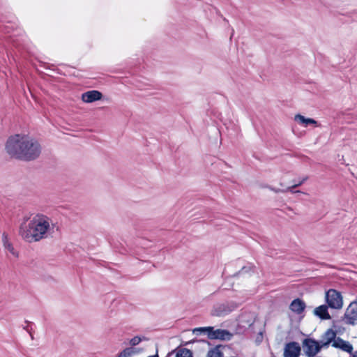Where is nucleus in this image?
I'll list each match as a JSON object with an SVG mask.
<instances>
[{"instance_id": "5701e85b", "label": "nucleus", "mask_w": 357, "mask_h": 357, "mask_svg": "<svg viewBox=\"0 0 357 357\" xmlns=\"http://www.w3.org/2000/svg\"><path fill=\"white\" fill-rule=\"evenodd\" d=\"M0 31L8 33L10 32V28L8 26H0Z\"/></svg>"}, {"instance_id": "7ed1b4c3", "label": "nucleus", "mask_w": 357, "mask_h": 357, "mask_svg": "<svg viewBox=\"0 0 357 357\" xmlns=\"http://www.w3.org/2000/svg\"><path fill=\"white\" fill-rule=\"evenodd\" d=\"M193 333L198 335L206 334L211 340H230L233 335L226 329H214L213 326L196 328Z\"/></svg>"}, {"instance_id": "412c9836", "label": "nucleus", "mask_w": 357, "mask_h": 357, "mask_svg": "<svg viewBox=\"0 0 357 357\" xmlns=\"http://www.w3.org/2000/svg\"><path fill=\"white\" fill-rule=\"evenodd\" d=\"M146 337L143 336L142 337L139 336H135L130 340V344L132 347L136 346L139 344L142 340H146Z\"/></svg>"}, {"instance_id": "1a4fd4ad", "label": "nucleus", "mask_w": 357, "mask_h": 357, "mask_svg": "<svg viewBox=\"0 0 357 357\" xmlns=\"http://www.w3.org/2000/svg\"><path fill=\"white\" fill-rule=\"evenodd\" d=\"M332 346L335 348L340 349L342 351L349 353L352 357L353 354V346L348 341H345L341 337H337L333 342Z\"/></svg>"}, {"instance_id": "0eeeda50", "label": "nucleus", "mask_w": 357, "mask_h": 357, "mask_svg": "<svg viewBox=\"0 0 357 357\" xmlns=\"http://www.w3.org/2000/svg\"><path fill=\"white\" fill-rule=\"evenodd\" d=\"M303 349L305 356L314 357L319 353L318 341L312 338H305L303 341Z\"/></svg>"}, {"instance_id": "9d476101", "label": "nucleus", "mask_w": 357, "mask_h": 357, "mask_svg": "<svg viewBox=\"0 0 357 357\" xmlns=\"http://www.w3.org/2000/svg\"><path fill=\"white\" fill-rule=\"evenodd\" d=\"M102 94L101 92L96 90H91L83 93L82 95V100L84 102L90 103L99 100H101Z\"/></svg>"}, {"instance_id": "ddd939ff", "label": "nucleus", "mask_w": 357, "mask_h": 357, "mask_svg": "<svg viewBox=\"0 0 357 357\" xmlns=\"http://www.w3.org/2000/svg\"><path fill=\"white\" fill-rule=\"evenodd\" d=\"M328 305H321L314 309V313L316 316L322 320H328L331 319V315L328 313Z\"/></svg>"}, {"instance_id": "20e7f679", "label": "nucleus", "mask_w": 357, "mask_h": 357, "mask_svg": "<svg viewBox=\"0 0 357 357\" xmlns=\"http://www.w3.org/2000/svg\"><path fill=\"white\" fill-rule=\"evenodd\" d=\"M238 307V304L234 301H225L218 303L213 307V314L222 317L228 314Z\"/></svg>"}, {"instance_id": "9b49d317", "label": "nucleus", "mask_w": 357, "mask_h": 357, "mask_svg": "<svg viewBox=\"0 0 357 357\" xmlns=\"http://www.w3.org/2000/svg\"><path fill=\"white\" fill-rule=\"evenodd\" d=\"M305 307V303L300 298L294 299L289 305L290 310L296 314H301L303 313Z\"/></svg>"}, {"instance_id": "f03ea898", "label": "nucleus", "mask_w": 357, "mask_h": 357, "mask_svg": "<svg viewBox=\"0 0 357 357\" xmlns=\"http://www.w3.org/2000/svg\"><path fill=\"white\" fill-rule=\"evenodd\" d=\"M53 227L54 224L50 217L43 213H37L27 224L21 225L20 234L26 242H38L47 238Z\"/></svg>"}, {"instance_id": "a878e982", "label": "nucleus", "mask_w": 357, "mask_h": 357, "mask_svg": "<svg viewBox=\"0 0 357 357\" xmlns=\"http://www.w3.org/2000/svg\"><path fill=\"white\" fill-rule=\"evenodd\" d=\"M352 357H357V350L354 352V354L352 355Z\"/></svg>"}, {"instance_id": "2eb2a0df", "label": "nucleus", "mask_w": 357, "mask_h": 357, "mask_svg": "<svg viewBox=\"0 0 357 357\" xmlns=\"http://www.w3.org/2000/svg\"><path fill=\"white\" fill-rule=\"evenodd\" d=\"M225 347L222 344L216 345L208 350L206 357H224L222 349H224Z\"/></svg>"}, {"instance_id": "a211bd4d", "label": "nucleus", "mask_w": 357, "mask_h": 357, "mask_svg": "<svg viewBox=\"0 0 357 357\" xmlns=\"http://www.w3.org/2000/svg\"><path fill=\"white\" fill-rule=\"evenodd\" d=\"M323 338L326 340V341L331 340V343L333 342V341L336 339V333L331 328L328 329L324 334Z\"/></svg>"}, {"instance_id": "aec40b11", "label": "nucleus", "mask_w": 357, "mask_h": 357, "mask_svg": "<svg viewBox=\"0 0 357 357\" xmlns=\"http://www.w3.org/2000/svg\"><path fill=\"white\" fill-rule=\"evenodd\" d=\"M253 268H254V266L252 265L251 264H248V265L242 267V268L238 273H236L234 275H242L245 273H248V272L252 271Z\"/></svg>"}, {"instance_id": "6e6552de", "label": "nucleus", "mask_w": 357, "mask_h": 357, "mask_svg": "<svg viewBox=\"0 0 357 357\" xmlns=\"http://www.w3.org/2000/svg\"><path fill=\"white\" fill-rule=\"evenodd\" d=\"M301 346L296 342H290L285 344L284 349V357H299L301 354Z\"/></svg>"}, {"instance_id": "4468645a", "label": "nucleus", "mask_w": 357, "mask_h": 357, "mask_svg": "<svg viewBox=\"0 0 357 357\" xmlns=\"http://www.w3.org/2000/svg\"><path fill=\"white\" fill-rule=\"evenodd\" d=\"M307 178H308L307 176H305V177L303 178L301 181H299L298 183H295L293 185L287 188L285 190L275 189L273 188H271V189L275 192H291L292 193L301 192L300 190H294V189L295 188H297V187L301 185Z\"/></svg>"}, {"instance_id": "423d86ee", "label": "nucleus", "mask_w": 357, "mask_h": 357, "mask_svg": "<svg viewBox=\"0 0 357 357\" xmlns=\"http://www.w3.org/2000/svg\"><path fill=\"white\" fill-rule=\"evenodd\" d=\"M342 320L349 325L357 324V300L351 302L346 309Z\"/></svg>"}, {"instance_id": "393cba45", "label": "nucleus", "mask_w": 357, "mask_h": 357, "mask_svg": "<svg viewBox=\"0 0 357 357\" xmlns=\"http://www.w3.org/2000/svg\"><path fill=\"white\" fill-rule=\"evenodd\" d=\"M24 329H25L27 332L31 333V331L29 330V325H26V326H24Z\"/></svg>"}, {"instance_id": "f3484780", "label": "nucleus", "mask_w": 357, "mask_h": 357, "mask_svg": "<svg viewBox=\"0 0 357 357\" xmlns=\"http://www.w3.org/2000/svg\"><path fill=\"white\" fill-rule=\"evenodd\" d=\"M136 349L133 347H128L121 351L117 357H131L136 354Z\"/></svg>"}, {"instance_id": "bb28decb", "label": "nucleus", "mask_w": 357, "mask_h": 357, "mask_svg": "<svg viewBox=\"0 0 357 357\" xmlns=\"http://www.w3.org/2000/svg\"><path fill=\"white\" fill-rule=\"evenodd\" d=\"M148 357H159L158 354H155V355H152V356H149Z\"/></svg>"}, {"instance_id": "b1692460", "label": "nucleus", "mask_w": 357, "mask_h": 357, "mask_svg": "<svg viewBox=\"0 0 357 357\" xmlns=\"http://www.w3.org/2000/svg\"><path fill=\"white\" fill-rule=\"evenodd\" d=\"M42 66H43L45 68H50V64L47 63H42Z\"/></svg>"}, {"instance_id": "f8f14e48", "label": "nucleus", "mask_w": 357, "mask_h": 357, "mask_svg": "<svg viewBox=\"0 0 357 357\" xmlns=\"http://www.w3.org/2000/svg\"><path fill=\"white\" fill-rule=\"evenodd\" d=\"M2 243L6 250H7L13 257H18V252L15 250L12 243L8 239V234L6 232H3L2 234Z\"/></svg>"}, {"instance_id": "6ab92c4d", "label": "nucleus", "mask_w": 357, "mask_h": 357, "mask_svg": "<svg viewBox=\"0 0 357 357\" xmlns=\"http://www.w3.org/2000/svg\"><path fill=\"white\" fill-rule=\"evenodd\" d=\"M176 357H193L192 353L188 349H182L177 352Z\"/></svg>"}, {"instance_id": "f257e3e1", "label": "nucleus", "mask_w": 357, "mask_h": 357, "mask_svg": "<svg viewBox=\"0 0 357 357\" xmlns=\"http://www.w3.org/2000/svg\"><path fill=\"white\" fill-rule=\"evenodd\" d=\"M6 150L11 157L24 161L38 158L41 153L38 142L27 135L10 136L6 144Z\"/></svg>"}, {"instance_id": "39448f33", "label": "nucleus", "mask_w": 357, "mask_h": 357, "mask_svg": "<svg viewBox=\"0 0 357 357\" xmlns=\"http://www.w3.org/2000/svg\"><path fill=\"white\" fill-rule=\"evenodd\" d=\"M326 300L329 307L340 309L342 307V297L338 291L331 289L326 293Z\"/></svg>"}, {"instance_id": "dca6fc26", "label": "nucleus", "mask_w": 357, "mask_h": 357, "mask_svg": "<svg viewBox=\"0 0 357 357\" xmlns=\"http://www.w3.org/2000/svg\"><path fill=\"white\" fill-rule=\"evenodd\" d=\"M295 120L298 122H299L301 124L304 125L305 126H307L309 124H313L317 126V121H316L313 119L310 118H305L304 116L301 114H296L295 116Z\"/></svg>"}, {"instance_id": "4be33fe9", "label": "nucleus", "mask_w": 357, "mask_h": 357, "mask_svg": "<svg viewBox=\"0 0 357 357\" xmlns=\"http://www.w3.org/2000/svg\"><path fill=\"white\" fill-rule=\"evenodd\" d=\"M330 344H331V340H329V341L326 340L325 342H323V341L318 342L319 352L321 351V349L322 348H327Z\"/></svg>"}]
</instances>
